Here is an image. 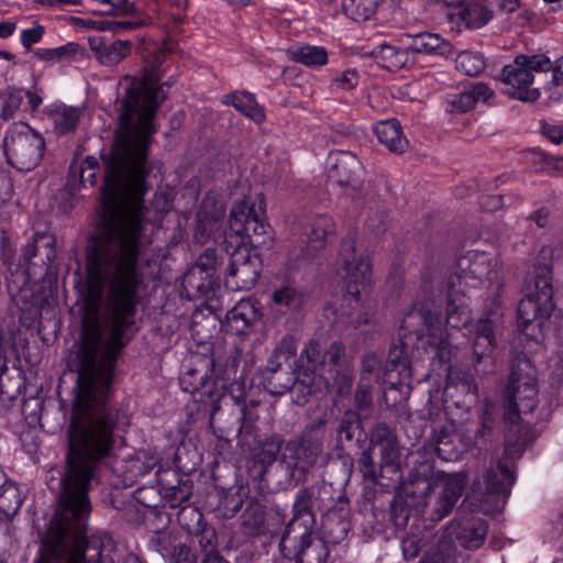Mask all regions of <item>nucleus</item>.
<instances>
[{"mask_svg": "<svg viewBox=\"0 0 563 563\" xmlns=\"http://www.w3.org/2000/svg\"><path fill=\"white\" fill-rule=\"evenodd\" d=\"M516 56L511 64L503 67V81L508 86L507 93L521 101H536L540 97L538 88H531L533 74Z\"/></svg>", "mask_w": 563, "mask_h": 563, "instance_id": "4468645a", "label": "nucleus"}, {"mask_svg": "<svg viewBox=\"0 0 563 563\" xmlns=\"http://www.w3.org/2000/svg\"><path fill=\"white\" fill-rule=\"evenodd\" d=\"M213 278L201 268L190 267L183 276L181 294L189 300L208 298L213 292Z\"/></svg>", "mask_w": 563, "mask_h": 563, "instance_id": "7c9ffc66", "label": "nucleus"}, {"mask_svg": "<svg viewBox=\"0 0 563 563\" xmlns=\"http://www.w3.org/2000/svg\"><path fill=\"white\" fill-rule=\"evenodd\" d=\"M496 424L495 406L486 402L479 416L478 424L474 430L467 429V434L461 435L466 449L485 444Z\"/></svg>", "mask_w": 563, "mask_h": 563, "instance_id": "473e14b6", "label": "nucleus"}, {"mask_svg": "<svg viewBox=\"0 0 563 563\" xmlns=\"http://www.w3.org/2000/svg\"><path fill=\"white\" fill-rule=\"evenodd\" d=\"M487 530V522L484 519L473 517L454 519L449 527L450 536L467 550L478 549L484 543Z\"/></svg>", "mask_w": 563, "mask_h": 563, "instance_id": "f3484780", "label": "nucleus"}, {"mask_svg": "<svg viewBox=\"0 0 563 563\" xmlns=\"http://www.w3.org/2000/svg\"><path fill=\"white\" fill-rule=\"evenodd\" d=\"M98 162L93 156H87L79 166L70 167V175L68 184L76 189V181L78 180L82 187L95 186L97 181Z\"/></svg>", "mask_w": 563, "mask_h": 563, "instance_id": "c03bdc74", "label": "nucleus"}, {"mask_svg": "<svg viewBox=\"0 0 563 563\" xmlns=\"http://www.w3.org/2000/svg\"><path fill=\"white\" fill-rule=\"evenodd\" d=\"M258 443L260 446L257 452L254 454V459L262 465H272L277 460V455L279 453L282 454L284 448V439L279 434H273L264 442Z\"/></svg>", "mask_w": 563, "mask_h": 563, "instance_id": "09e8293b", "label": "nucleus"}, {"mask_svg": "<svg viewBox=\"0 0 563 563\" xmlns=\"http://www.w3.org/2000/svg\"><path fill=\"white\" fill-rule=\"evenodd\" d=\"M217 266H218L217 251H216V249L208 247L198 257L196 264L192 267L201 268L202 273L208 274L213 278V275L217 271Z\"/></svg>", "mask_w": 563, "mask_h": 563, "instance_id": "338daca9", "label": "nucleus"}, {"mask_svg": "<svg viewBox=\"0 0 563 563\" xmlns=\"http://www.w3.org/2000/svg\"><path fill=\"white\" fill-rule=\"evenodd\" d=\"M465 476L461 474L450 475L441 486V490L434 503L432 519L441 520L455 507L465 488Z\"/></svg>", "mask_w": 563, "mask_h": 563, "instance_id": "b1692460", "label": "nucleus"}, {"mask_svg": "<svg viewBox=\"0 0 563 563\" xmlns=\"http://www.w3.org/2000/svg\"><path fill=\"white\" fill-rule=\"evenodd\" d=\"M178 540L168 529H162L154 532L151 538V545L166 560L172 553Z\"/></svg>", "mask_w": 563, "mask_h": 563, "instance_id": "603ef678", "label": "nucleus"}, {"mask_svg": "<svg viewBox=\"0 0 563 563\" xmlns=\"http://www.w3.org/2000/svg\"><path fill=\"white\" fill-rule=\"evenodd\" d=\"M494 91L484 82H477L471 88L453 96L450 101L451 108L457 112H467L479 101H488Z\"/></svg>", "mask_w": 563, "mask_h": 563, "instance_id": "c9c22d12", "label": "nucleus"}, {"mask_svg": "<svg viewBox=\"0 0 563 563\" xmlns=\"http://www.w3.org/2000/svg\"><path fill=\"white\" fill-rule=\"evenodd\" d=\"M3 152L9 165L20 172L36 168L44 157V137L24 122L9 126L3 137Z\"/></svg>", "mask_w": 563, "mask_h": 563, "instance_id": "39448f33", "label": "nucleus"}, {"mask_svg": "<svg viewBox=\"0 0 563 563\" xmlns=\"http://www.w3.org/2000/svg\"><path fill=\"white\" fill-rule=\"evenodd\" d=\"M89 48L93 57L103 66H115L126 58L132 51V44L129 41L117 40L108 43L106 36H89Z\"/></svg>", "mask_w": 563, "mask_h": 563, "instance_id": "aec40b11", "label": "nucleus"}, {"mask_svg": "<svg viewBox=\"0 0 563 563\" xmlns=\"http://www.w3.org/2000/svg\"><path fill=\"white\" fill-rule=\"evenodd\" d=\"M355 238L347 235L342 239L338 254V273L347 284L344 301L346 309L342 312L353 328L368 322V317L363 312L361 299V286L367 284L372 275V265L367 256L357 255L355 252Z\"/></svg>", "mask_w": 563, "mask_h": 563, "instance_id": "7ed1b4c3", "label": "nucleus"}, {"mask_svg": "<svg viewBox=\"0 0 563 563\" xmlns=\"http://www.w3.org/2000/svg\"><path fill=\"white\" fill-rule=\"evenodd\" d=\"M336 433L340 442H354L358 448H362L367 439V434L362 428L360 415L352 410H347L341 416Z\"/></svg>", "mask_w": 563, "mask_h": 563, "instance_id": "f704fd0d", "label": "nucleus"}, {"mask_svg": "<svg viewBox=\"0 0 563 563\" xmlns=\"http://www.w3.org/2000/svg\"><path fill=\"white\" fill-rule=\"evenodd\" d=\"M374 132L378 141L390 152L402 153L408 146V141L402 135L401 125L396 119L377 122L374 125Z\"/></svg>", "mask_w": 563, "mask_h": 563, "instance_id": "72a5a7b5", "label": "nucleus"}, {"mask_svg": "<svg viewBox=\"0 0 563 563\" xmlns=\"http://www.w3.org/2000/svg\"><path fill=\"white\" fill-rule=\"evenodd\" d=\"M523 413L505 412L507 422L505 433V451L509 455L521 454L534 440V433L530 426L522 419Z\"/></svg>", "mask_w": 563, "mask_h": 563, "instance_id": "a211bd4d", "label": "nucleus"}, {"mask_svg": "<svg viewBox=\"0 0 563 563\" xmlns=\"http://www.w3.org/2000/svg\"><path fill=\"white\" fill-rule=\"evenodd\" d=\"M514 483L515 475L508 461H499L496 467L489 468L483 476L485 493L501 497L503 500L509 496Z\"/></svg>", "mask_w": 563, "mask_h": 563, "instance_id": "bb28decb", "label": "nucleus"}, {"mask_svg": "<svg viewBox=\"0 0 563 563\" xmlns=\"http://www.w3.org/2000/svg\"><path fill=\"white\" fill-rule=\"evenodd\" d=\"M457 266L460 272L451 275L449 279H453L460 289L476 287L486 279L492 280L493 275H496L492 260L485 254L476 253L468 258H461Z\"/></svg>", "mask_w": 563, "mask_h": 563, "instance_id": "dca6fc26", "label": "nucleus"}, {"mask_svg": "<svg viewBox=\"0 0 563 563\" xmlns=\"http://www.w3.org/2000/svg\"><path fill=\"white\" fill-rule=\"evenodd\" d=\"M257 401H250V404H245L241 408V426L239 429L238 437L240 438V442L243 445L251 446V443L247 442V438H253L256 440V421L258 419L257 413Z\"/></svg>", "mask_w": 563, "mask_h": 563, "instance_id": "de8ad7c7", "label": "nucleus"}, {"mask_svg": "<svg viewBox=\"0 0 563 563\" xmlns=\"http://www.w3.org/2000/svg\"><path fill=\"white\" fill-rule=\"evenodd\" d=\"M316 506L321 507L314 494V487L299 489L292 505L294 516L286 527L297 525L312 532L314 523L313 508Z\"/></svg>", "mask_w": 563, "mask_h": 563, "instance_id": "c85d7f7f", "label": "nucleus"}, {"mask_svg": "<svg viewBox=\"0 0 563 563\" xmlns=\"http://www.w3.org/2000/svg\"><path fill=\"white\" fill-rule=\"evenodd\" d=\"M224 103L233 106L243 115L256 123L265 121V111L257 103L254 95L247 91H235L224 96Z\"/></svg>", "mask_w": 563, "mask_h": 563, "instance_id": "e433bc0d", "label": "nucleus"}, {"mask_svg": "<svg viewBox=\"0 0 563 563\" xmlns=\"http://www.w3.org/2000/svg\"><path fill=\"white\" fill-rule=\"evenodd\" d=\"M345 355V346L341 342H333L331 345L323 351V363L324 372L330 374H336V367L340 364L341 358Z\"/></svg>", "mask_w": 563, "mask_h": 563, "instance_id": "13d9d810", "label": "nucleus"}, {"mask_svg": "<svg viewBox=\"0 0 563 563\" xmlns=\"http://www.w3.org/2000/svg\"><path fill=\"white\" fill-rule=\"evenodd\" d=\"M297 352V339L292 334L284 335L275 345L267 362V371L273 374L283 373V364Z\"/></svg>", "mask_w": 563, "mask_h": 563, "instance_id": "ea45409f", "label": "nucleus"}, {"mask_svg": "<svg viewBox=\"0 0 563 563\" xmlns=\"http://www.w3.org/2000/svg\"><path fill=\"white\" fill-rule=\"evenodd\" d=\"M56 239L49 232H35L23 249V261L27 271L40 268L44 274L51 271L56 257Z\"/></svg>", "mask_w": 563, "mask_h": 563, "instance_id": "2eb2a0df", "label": "nucleus"}, {"mask_svg": "<svg viewBox=\"0 0 563 563\" xmlns=\"http://www.w3.org/2000/svg\"><path fill=\"white\" fill-rule=\"evenodd\" d=\"M485 67V59L478 53L462 52L456 57V68L468 76H478Z\"/></svg>", "mask_w": 563, "mask_h": 563, "instance_id": "8fccbe9b", "label": "nucleus"}, {"mask_svg": "<svg viewBox=\"0 0 563 563\" xmlns=\"http://www.w3.org/2000/svg\"><path fill=\"white\" fill-rule=\"evenodd\" d=\"M324 363L323 350L319 342L310 340L301 351L298 360V382L314 393L323 380Z\"/></svg>", "mask_w": 563, "mask_h": 563, "instance_id": "ddd939ff", "label": "nucleus"}, {"mask_svg": "<svg viewBox=\"0 0 563 563\" xmlns=\"http://www.w3.org/2000/svg\"><path fill=\"white\" fill-rule=\"evenodd\" d=\"M398 343L390 346L388 352L387 369L397 371L399 375H410L409 346L416 343V333L404 330Z\"/></svg>", "mask_w": 563, "mask_h": 563, "instance_id": "2f4dec72", "label": "nucleus"}, {"mask_svg": "<svg viewBox=\"0 0 563 563\" xmlns=\"http://www.w3.org/2000/svg\"><path fill=\"white\" fill-rule=\"evenodd\" d=\"M284 374L286 375L285 379L278 378L276 375L271 373V376L266 377L267 385L269 387L271 393L276 395H283L287 390L291 389L295 385L300 384L298 382V377L295 379L292 376V373L287 368L284 371Z\"/></svg>", "mask_w": 563, "mask_h": 563, "instance_id": "bf43d9fd", "label": "nucleus"}, {"mask_svg": "<svg viewBox=\"0 0 563 563\" xmlns=\"http://www.w3.org/2000/svg\"><path fill=\"white\" fill-rule=\"evenodd\" d=\"M504 399L506 412L527 415L538 406L537 369L526 355H518L511 362Z\"/></svg>", "mask_w": 563, "mask_h": 563, "instance_id": "423d86ee", "label": "nucleus"}, {"mask_svg": "<svg viewBox=\"0 0 563 563\" xmlns=\"http://www.w3.org/2000/svg\"><path fill=\"white\" fill-rule=\"evenodd\" d=\"M325 426L327 421L323 418L311 421L305 427L300 440H298L306 451L317 460L323 451Z\"/></svg>", "mask_w": 563, "mask_h": 563, "instance_id": "4c0bfd02", "label": "nucleus"}, {"mask_svg": "<svg viewBox=\"0 0 563 563\" xmlns=\"http://www.w3.org/2000/svg\"><path fill=\"white\" fill-rule=\"evenodd\" d=\"M118 421V408H71L58 504L44 540L46 553L36 563H85L88 490L98 465L113 449Z\"/></svg>", "mask_w": 563, "mask_h": 563, "instance_id": "f257e3e1", "label": "nucleus"}, {"mask_svg": "<svg viewBox=\"0 0 563 563\" xmlns=\"http://www.w3.org/2000/svg\"><path fill=\"white\" fill-rule=\"evenodd\" d=\"M183 390L190 393L195 397V402L200 405L197 408V415H208L210 418L219 410V396L212 391L208 384L207 372L201 373L197 368L188 369L179 378Z\"/></svg>", "mask_w": 563, "mask_h": 563, "instance_id": "f8f14e48", "label": "nucleus"}, {"mask_svg": "<svg viewBox=\"0 0 563 563\" xmlns=\"http://www.w3.org/2000/svg\"><path fill=\"white\" fill-rule=\"evenodd\" d=\"M358 79L360 77L356 70L347 69L332 79L331 89L349 91L357 86Z\"/></svg>", "mask_w": 563, "mask_h": 563, "instance_id": "69168bd1", "label": "nucleus"}, {"mask_svg": "<svg viewBox=\"0 0 563 563\" xmlns=\"http://www.w3.org/2000/svg\"><path fill=\"white\" fill-rule=\"evenodd\" d=\"M198 551L190 544L178 541L166 561L168 563H198Z\"/></svg>", "mask_w": 563, "mask_h": 563, "instance_id": "4d7b16f0", "label": "nucleus"}, {"mask_svg": "<svg viewBox=\"0 0 563 563\" xmlns=\"http://www.w3.org/2000/svg\"><path fill=\"white\" fill-rule=\"evenodd\" d=\"M389 442L397 444L396 437L391 429L385 422L376 423L371 434V446L380 445L383 449L386 448Z\"/></svg>", "mask_w": 563, "mask_h": 563, "instance_id": "680f3d73", "label": "nucleus"}, {"mask_svg": "<svg viewBox=\"0 0 563 563\" xmlns=\"http://www.w3.org/2000/svg\"><path fill=\"white\" fill-rule=\"evenodd\" d=\"M554 249L550 245L542 246L537 263L533 266L532 277L527 284V294L518 305V328L526 332L533 322L541 323L548 319L554 308L553 267L552 258Z\"/></svg>", "mask_w": 563, "mask_h": 563, "instance_id": "f03ea898", "label": "nucleus"}, {"mask_svg": "<svg viewBox=\"0 0 563 563\" xmlns=\"http://www.w3.org/2000/svg\"><path fill=\"white\" fill-rule=\"evenodd\" d=\"M279 463L288 472L291 478L306 474L316 463L317 459L306 451L298 440H289L285 443Z\"/></svg>", "mask_w": 563, "mask_h": 563, "instance_id": "a878e982", "label": "nucleus"}, {"mask_svg": "<svg viewBox=\"0 0 563 563\" xmlns=\"http://www.w3.org/2000/svg\"><path fill=\"white\" fill-rule=\"evenodd\" d=\"M288 57L307 67H320L328 63V52L322 46L300 45L287 49Z\"/></svg>", "mask_w": 563, "mask_h": 563, "instance_id": "79ce46f5", "label": "nucleus"}, {"mask_svg": "<svg viewBox=\"0 0 563 563\" xmlns=\"http://www.w3.org/2000/svg\"><path fill=\"white\" fill-rule=\"evenodd\" d=\"M401 467L400 465H390V464H379V468L377 471V485L388 487L389 483H383L380 479H387L393 484H398L401 481Z\"/></svg>", "mask_w": 563, "mask_h": 563, "instance_id": "774afa93", "label": "nucleus"}, {"mask_svg": "<svg viewBox=\"0 0 563 563\" xmlns=\"http://www.w3.org/2000/svg\"><path fill=\"white\" fill-rule=\"evenodd\" d=\"M380 0H342V10L355 22L371 19L377 10Z\"/></svg>", "mask_w": 563, "mask_h": 563, "instance_id": "49530a36", "label": "nucleus"}, {"mask_svg": "<svg viewBox=\"0 0 563 563\" xmlns=\"http://www.w3.org/2000/svg\"><path fill=\"white\" fill-rule=\"evenodd\" d=\"M459 19L466 29L477 30L493 19V11L483 1H472L461 7Z\"/></svg>", "mask_w": 563, "mask_h": 563, "instance_id": "58836bf2", "label": "nucleus"}, {"mask_svg": "<svg viewBox=\"0 0 563 563\" xmlns=\"http://www.w3.org/2000/svg\"><path fill=\"white\" fill-rule=\"evenodd\" d=\"M82 115V110L77 107L56 106L51 111L56 134L64 135L75 132Z\"/></svg>", "mask_w": 563, "mask_h": 563, "instance_id": "a19ab883", "label": "nucleus"}, {"mask_svg": "<svg viewBox=\"0 0 563 563\" xmlns=\"http://www.w3.org/2000/svg\"><path fill=\"white\" fill-rule=\"evenodd\" d=\"M23 91L22 90H11L9 91L2 108L0 117L3 120H9L13 118V115L16 113V111L21 108V104L23 102Z\"/></svg>", "mask_w": 563, "mask_h": 563, "instance_id": "0e129e2a", "label": "nucleus"}, {"mask_svg": "<svg viewBox=\"0 0 563 563\" xmlns=\"http://www.w3.org/2000/svg\"><path fill=\"white\" fill-rule=\"evenodd\" d=\"M261 313L251 300H240L227 313V325L236 335H245L253 324L260 319Z\"/></svg>", "mask_w": 563, "mask_h": 563, "instance_id": "c756f323", "label": "nucleus"}, {"mask_svg": "<svg viewBox=\"0 0 563 563\" xmlns=\"http://www.w3.org/2000/svg\"><path fill=\"white\" fill-rule=\"evenodd\" d=\"M428 472H431L430 467H427L423 474H412L409 481L401 486V495L405 497L406 506L418 511H423V508L428 505L429 494L434 489V483Z\"/></svg>", "mask_w": 563, "mask_h": 563, "instance_id": "393cba45", "label": "nucleus"}, {"mask_svg": "<svg viewBox=\"0 0 563 563\" xmlns=\"http://www.w3.org/2000/svg\"><path fill=\"white\" fill-rule=\"evenodd\" d=\"M0 483V512L12 518L18 514L24 497L13 481L3 478Z\"/></svg>", "mask_w": 563, "mask_h": 563, "instance_id": "37998d69", "label": "nucleus"}, {"mask_svg": "<svg viewBox=\"0 0 563 563\" xmlns=\"http://www.w3.org/2000/svg\"><path fill=\"white\" fill-rule=\"evenodd\" d=\"M445 313L446 323L455 329L466 327L472 319L468 297L464 289L456 287L453 279H448V305Z\"/></svg>", "mask_w": 563, "mask_h": 563, "instance_id": "4be33fe9", "label": "nucleus"}, {"mask_svg": "<svg viewBox=\"0 0 563 563\" xmlns=\"http://www.w3.org/2000/svg\"><path fill=\"white\" fill-rule=\"evenodd\" d=\"M229 229L241 244H250V249L269 250L274 244V231L266 221L265 206L261 200L249 203L236 201L230 211Z\"/></svg>", "mask_w": 563, "mask_h": 563, "instance_id": "20e7f679", "label": "nucleus"}, {"mask_svg": "<svg viewBox=\"0 0 563 563\" xmlns=\"http://www.w3.org/2000/svg\"><path fill=\"white\" fill-rule=\"evenodd\" d=\"M407 38L410 42L406 45L409 56L412 54L441 55L449 57L453 54V45L442 38L439 34L430 32H420L417 34L406 33L401 40Z\"/></svg>", "mask_w": 563, "mask_h": 563, "instance_id": "412c9836", "label": "nucleus"}, {"mask_svg": "<svg viewBox=\"0 0 563 563\" xmlns=\"http://www.w3.org/2000/svg\"><path fill=\"white\" fill-rule=\"evenodd\" d=\"M472 363L478 374H490L495 371L493 352L496 346L494 321L490 318L479 319L473 327Z\"/></svg>", "mask_w": 563, "mask_h": 563, "instance_id": "9b49d317", "label": "nucleus"}, {"mask_svg": "<svg viewBox=\"0 0 563 563\" xmlns=\"http://www.w3.org/2000/svg\"><path fill=\"white\" fill-rule=\"evenodd\" d=\"M263 261L258 252L238 245L230 254L224 274V285L232 291L251 290L262 273Z\"/></svg>", "mask_w": 563, "mask_h": 563, "instance_id": "1a4fd4ad", "label": "nucleus"}, {"mask_svg": "<svg viewBox=\"0 0 563 563\" xmlns=\"http://www.w3.org/2000/svg\"><path fill=\"white\" fill-rule=\"evenodd\" d=\"M334 233V222L328 216H318L300 227L292 234V249L289 251V266L292 260L308 258L325 246L327 238Z\"/></svg>", "mask_w": 563, "mask_h": 563, "instance_id": "9d476101", "label": "nucleus"}, {"mask_svg": "<svg viewBox=\"0 0 563 563\" xmlns=\"http://www.w3.org/2000/svg\"><path fill=\"white\" fill-rule=\"evenodd\" d=\"M517 57L520 59V62H522V59H523L525 63H522V64L532 74H533V71H549L553 67V63L544 54H536V55L520 54Z\"/></svg>", "mask_w": 563, "mask_h": 563, "instance_id": "e2e57ef3", "label": "nucleus"}, {"mask_svg": "<svg viewBox=\"0 0 563 563\" xmlns=\"http://www.w3.org/2000/svg\"><path fill=\"white\" fill-rule=\"evenodd\" d=\"M174 489L166 490L163 494L164 504H168L170 508H180L178 511V521L185 529H190L191 525L186 521L189 515L192 521L202 520V514L189 504L192 496V482L183 483V485L174 486Z\"/></svg>", "mask_w": 563, "mask_h": 563, "instance_id": "5701e85b", "label": "nucleus"}, {"mask_svg": "<svg viewBox=\"0 0 563 563\" xmlns=\"http://www.w3.org/2000/svg\"><path fill=\"white\" fill-rule=\"evenodd\" d=\"M362 164L351 152L338 151L330 155L329 178L340 186L352 185L362 174Z\"/></svg>", "mask_w": 563, "mask_h": 563, "instance_id": "6ab92c4d", "label": "nucleus"}, {"mask_svg": "<svg viewBox=\"0 0 563 563\" xmlns=\"http://www.w3.org/2000/svg\"><path fill=\"white\" fill-rule=\"evenodd\" d=\"M157 476V486L162 490V493H165L166 490L174 489V486L183 485V483H189L192 482L191 479L185 477L184 475H180L176 470L174 468H159L156 472Z\"/></svg>", "mask_w": 563, "mask_h": 563, "instance_id": "6e6d98bb", "label": "nucleus"}, {"mask_svg": "<svg viewBox=\"0 0 563 563\" xmlns=\"http://www.w3.org/2000/svg\"><path fill=\"white\" fill-rule=\"evenodd\" d=\"M404 330L416 333V341L428 336L427 343L435 349L434 357L439 363L448 365L451 369V358L453 349L450 345L445 331L442 329V322L438 313L432 312L429 308L415 306L402 319Z\"/></svg>", "mask_w": 563, "mask_h": 563, "instance_id": "0eeeda50", "label": "nucleus"}, {"mask_svg": "<svg viewBox=\"0 0 563 563\" xmlns=\"http://www.w3.org/2000/svg\"><path fill=\"white\" fill-rule=\"evenodd\" d=\"M372 57L379 66L388 70H399L413 63L409 56L407 46L398 47L387 42L379 43L372 51L365 53Z\"/></svg>", "mask_w": 563, "mask_h": 563, "instance_id": "cd10ccee", "label": "nucleus"}, {"mask_svg": "<svg viewBox=\"0 0 563 563\" xmlns=\"http://www.w3.org/2000/svg\"><path fill=\"white\" fill-rule=\"evenodd\" d=\"M79 48L78 44L70 42L56 48H37L34 52V57L40 60H60L65 56L77 54Z\"/></svg>", "mask_w": 563, "mask_h": 563, "instance_id": "5fc2aeb1", "label": "nucleus"}, {"mask_svg": "<svg viewBox=\"0 0 563 563\" xmlns=\"http://www.w3.org/2000/svg\"><path fill=\"white\" fill-rule=\"evenodd\" d=\"M134 499L146 508H157L164 505L162 490L156 485L142 486L134 492Z\"/></svg>", "mask_w": 563, "mask_h": 563, "instance_id": "3c124183", "label": "nucleus"}, {"mask_svg": "<svg viewBox=\"0 0 563 563\" xmlns=\"http://www.w3.org/2000/svg\"><path fill=\"white\" fill-rule=\"evenodd\" d=\"M457 437L444 430L440 431L437 438V453L441 459L451 461L460 456L461 451L454 446V439Z\"/></svg>", "mask_w": 563, "mask_h": 563, "instance_id": "864d4df0", "label": "nucleus"}, {"mask_svg": "<svg viewBox=\"0 0 563 563\" xmlns=\"http://www.w3.org/2000/svg\"><path fill=\"white\" fill-rule=\"evenodd\" d=\"M279 550L285 558L295 559V563H325L330 554L324 541H313L312 532L297 525L285 528Z\"/></svg>", "mask_w": 563, "mask_h": 563, "instance_id": "6e6552de", "label": "nucleus"}, {"mask_svg": "<svg viewBox=\"0 0 563 563\" xmlns=\"http://www.w3.org/2000/svg\"><path fill=\"white\" fill-rule=\"evenodd\" d=\"M372 446L369 445L365 449L361 457L358 459V468L363 475V478L372 484L377 483V471L373 456H372Z\"/></svg>", "mask_w": 563, "mask_h": 563, "instance_id": "052dcab7", "label": "nucleus"}, {"mask_svg": "<svg viewBox=\"0 0 563 563\" xmlns=\"http://www.w3.org/2000/svg\"><path fill=\"white\" fill-rule=\"evenodd\" d=\"M303 292L290 285L276 289L273 294V302L282 312L299 310L303 305Z\"/></svg>", "mask_w": 563, "mask_h": 563, "instance_id": "a18cd8bd", "label": "nucleus"}]
</instances>
